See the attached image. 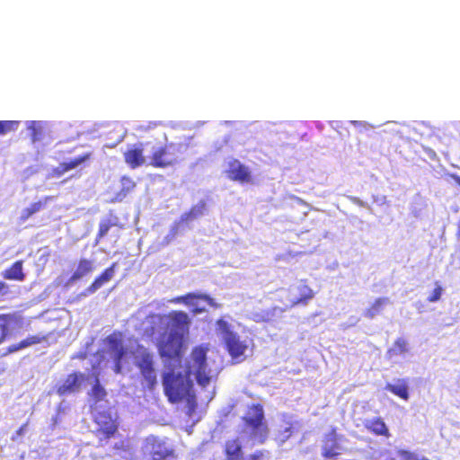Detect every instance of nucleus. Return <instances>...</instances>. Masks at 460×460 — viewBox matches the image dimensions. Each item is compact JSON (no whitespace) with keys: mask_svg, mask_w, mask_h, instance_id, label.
<instances>
[{"mask_svg":"<svg viewBox=\"0 0 460 460\" xmlns=\"http://www.w3.org/2000/svg\"><path fill=\"white\" fill-rule=\"evenodd\" d=\"M164 392L172 403L184 402L186 415L192 417L197 411L198 402L193 390L190 376H163Z\"/></svg>","mask_w":460,"mask_h":460,"instance_id":"f257e3e1","label":"nucleus"},{"mask_svg":"<svg viewBox=\"0 0 460 460\" xmlns=\"http://www.w3.org/2000/svg\"><path fill=\"white\" fill-rule=\"evenodd\" d=\"M241 420V432L243 435L248 436L249 438L259 444L266 442L270 429L265 420L263 406L261 403L249 405Z\"/></svg>","mask_w":460,"mask_h":460,"instance_id":"f03ea898","label":"nucleus"},{"mask_svg":"<svg viewBox=\"0 0 460 460\" xmlns=\"http://www.w3.org/2000/svg\"><path fill=\"white\" fill-rule=\"evenodd\" d=\"M217 333L222 336L225 347L232 358H239L244 356L248 349L246 341L232 330L231 324L223 318L216 322Z\"/></svg>","mask_w":460,"mask_h":460,"instance_id":"7ed1b4c3","label":"nucleus"},{"mask_svg":"<svg viewBox=\"0 0 460 460\" xmlns=\"http://www.w3.org/2000/svg\"><path fill=\"white\" fill-rule=\"evenodd\" d=\"M224 456V460H270V451L265 449H257L246 455L239 438H233L225 442Z\"/></svg>","mask_w":460,"mask_h":460,"instance_id":"20e7f679","label":"nucleus"},{"mask_svg":"<svg viewBox=\"0 0 460 460\" xmlns=\"http://www.w3.org/2000/svg\"><path fill=\"white\" fill-rule=\"evenodd\" d=\"M181 145L170 142L155 148L150 156V165L154 168L173 166L179 158Z\"/></svg>","mask_w":460,"mask_h":460,"instance_id":"39448f33","label":"nucleus"},{"mask_svg":"<svg viewBox=\"0 0 460 460\" xmlns=\"http://www.w3.org/2000/svg\"><path fill=\"white\" fill-rule=\"evenodd\" d=\"M184 339L169 333L161 334L157 342L161 357L180 363L184 353Z\"/></svg>","mask_w":460,"mask_h":460,"instance_id":"423d86ee","label":"nucleus"},{"mask_svg":"<svg viewBox=\"0 0 460 460\" xmlns=\"http://www.w3.org/2000/svg\"><path fill=\"white\" fill-rule=\"evenodd\" d=\"M93 422L96 425L94 434L101 439L109 440L116 436L119 431V421L109 411H98L93 415Z\"/></svg>","mask_w":460,"mask_h":460,"instance_id":"0eeeda50","label":"nucleus"},{"mask_svg":"<svg viewBox=\"0 0 460 460\" xmlns=\"http://www.w3.org/2000/svg\"><path fill=\"white\" fill-rule=\"evenodd\" d=\"M105 343L108 346V351L111 356V369L119 374L122 368V360L127 354V349L123 344L122 333L120 332H113L105 338Z\"/></svg>","mask_w":460,"mask_h":460,"instance_id":"6e6552de","label":"nucleus"},{"mask_svg":"<svg viewBox=\"0 0 460 460\" xmlns=\"http://www.w3.org/2000/svg\"><path fill=\"white\" fill-rule=\"evenodd\" d=\"M190 323L191 320L184 311L173 310L166 315V329L169 334L185 338L190 332Z\"/></svg>","mask_w":460,"mask_h":460,"instance_id":"1a4fd4ad","label":"nucleus"},{"mask_svg":"<svg viewBox=\"0 0 460 460\" xmlns=\"http://www.w3.org/2000/svg\"><path fill=\"white\" fill-rule=\"evenodd\" d=\"M342 436L336 428H332L323 438L321 455L326 460H337L343 452L341 445Z\"/></svg>","mask_w":460,"mask_h":460,"instance_id":"9d476101","label":"nucleus"},{"mask_svg":"<svg viewBox=\"0 0 460 460\" xmlns=\"http://www.w3.org/2000/svg\"><path fill=\"white\" fill-rule=\"evenodd\" d=\"M200 301L206 302L213 308H219L220 305L216 303L215 300L207 294L202 293H187L182 296L174 297L172 302L174 304H182L191 307L193 314H199L205 312V307L199 306Z\"/></svg>","mask_w":460,"mask_h":460,"instance_id":"9b49d317","label":"nucleus"},{"mask_svg":"<svg viewBox=\"0 0 460 460\" xmlns=\"http://www.w3.org/2000/svg\"><path fill=\"white\" fill-rule=\"evenodd\" d=\"M145 447L150 456L149 460H169L174 457V450L161 438L150 436L146 438Z\"/></svg>","mask_w":460,"mask_h":460,"instance_id":"f8f14e48","label":"nucleus"},{"mask_svg":"<svg viewBox=\"0 0 460 460\" xmlns=\"http://www.w3.org/2000/svg\"><path fill=\"white\" fill-rule=\"evenodd\" d=\"M208 351V345L194 347L186 362L185 374H206Z\"/></svg>","mask_w":460,"mask_h":460,"instance_id":"ddd939ff","label":"nucleus"},{"mask_svg":"<svg viewBox=\"0 0 460 460\" xmlns=\"http://www.w3.org/2000/svg\"><path fill=\"white\" fill-rule=\"evenodd\" d=\"M298 293L297 297H293L288 300V303L280 309V312L287 311L296 306H305L314 297V292L307 284L306 279H301L296 287Z\"/></svg>","mask_w":460,"mask_h":460,"instance_id":"4468645a","label":"nucleus"},{"mask_svg":"<svg viewBox=\"0 0 460 460\" xmlns=\"http://www.w3.org/2000/svg\"><path fill=\"white\" fill-rule=\"evenodd\" d=\"M228 179L234 181H238L242 184L250 183L252 181L251 170L248 166L242 164L237 159H233L228 163V167L226 171Z\"/></svg>","mask_w":460,"mask_h":460,"instance_id":"2eb2a0df","label":"nucleus"},{"mask_svg":"<svg viewBox=\"0 0 460 460\" xmlns=\"http://www.w3.org/2000/svg\"><path fill=\"white\" fill-rule=\"evenodd\" d=\"M116 269L117 262H113L108 268L103 270L84 289V291L82 293V296H86L92 295L100 289L102 286L110 282L115 275Z\"/></svg>","mask_w":460,"mask_h":460,"instance_id":"dca6fc26","label":"nucleus"},{"mask_svg":"<svg viewBox=\"0 0 460 460\" xmlns=\"http://www.w3.org/2000/svg\"><path fill=\"white\" fill-rule=\"evenodd\" d=\"M124 160L131 168L136 169L145 163L144 149L141 145H133L124 152Z\"/></svg>","mask_w":460,"mask_h":460,"instance_id":"f3484780","label":"nucleus"},{"mask_svg":"<svg viewBox=\"0 0 460 460\" xmlns=\"http://www.w3.org/2000/svg\"><path fill=\"white\" fill-rule=\"evenodd\" d=\"M136 365L141 374H152L154 372L153 355L145 348H138L135 356Z\"/></svg>","mask_w":460,"mask_h":460,"instance_id":"a211bd4d","label":"nucleus"},{"mask_svg":"<svg viewBox=\"0 0 460 460\" xmlns=\"http://www.w3.org/2000/svg\"><path fill=\"white\" fill-rule=\"evenodd\" d=\"M94 270L95 266L93 261L86 258H81L78 261L76 270L73 272L69 279V282L77 281L91 274Z\"/></svg>","mask_w":460,"mask_h":460,"instance_id":"6ab92c4d","label":"nucleus"},{"mask_svg":"<svg viewBox=\"0 0 460 460\" xmlns=\"http://www.w3.org/2000/svg\"><path fill=\"white\" fill-rule=\"evenodd\" d=\"M48 338H49L48 334H36V335L28 336L27 338L22 340L20 342L9 346L6 349V352L13 353L18 350L28 348L30 346L40 344V343L47 341Z\"/></svg>","mask_w":460,"mask_h":460,"instance_id":"aec40b11","label":"nucleus"},{"mask_svg":"<svg viewBox=\"0 0 460 460\" xmlns=\"http://www.w3.org/2000/svg\"><path fill=\"white\" fill-rule=\"evenodd\" d=\"M364 427L372 434L376 436H382L385 438H389L391 436L390 431L380 417H376L370 420H367L364 423Z\"/></svg>","mask_w":460,"mask_h":460,"instance_id":"412c9836","label":"nucleus"},{"mask_svg":"<svg viewBox=\"0 0 460 460\" xmlns=\"http://www.w3.org/2000/svg\"><path fill=\"white\" fill-rule=\"evenodd\" d=\"M94 379L92 384V388L88 393V396L92 401L93 404H91V409L95 410L96 404L102 401H104L107 396V392L105 388L101 385L98 376H93Z\"/></svg>","mask_w":460,"mask_h":460,"instance_id":"4be33fe9","label":"nucleus"},{"mask_svg":"<svg viewBox=\"0 0 460 460\" xmlns=\"http://www.w3.org/2000/svg\"><path fill=\"white\" fill-rule=\"evenodd\" d=\"M2 277L7 280L23 281L25 279L23 261L22 260L14 261L2 272Z\"/></svg>","mask_w":460,"mask_h":460,"instance_id":"5701e85b","label":"nucleus"},{"mask_svg":"<svg viewBox=\"0 0 460 460\" xmlns=\"http://www.w3.org/2000/svg\"><path fill=\"white\" fill-rule=\"evenodd\" d=\"M385 389L402 400L408 401L410 398L409 385L406 379H397L394 384L388 383Z\"/></svg>","mask_w":460,"mask_h":460,"instance_id":"b1692460","label":"nucleus"},{"mask_svg":"<svg viewBox=\"0 0 460 460\" xmlns=\"http://www.w3.org/2000/svg\"><path fill=\"white\" fill-rule=\"evenodd\" d=\"M84 377V376H69L66 382L58 387L57 393L59 395H65L77 392L80 389L81 381Z\"/></svg>","mask_w":460,"mask_h":460,"instance_id":"393cba45","label":"nucleus"},{"mask_svg":"<svg viewBox=\"0 0 460 460\" xmlns=\"http://www.w3.org/2000/svg\"><path fill=\"white\" fill-rule=\"evenodd\" d=\"M390 304L388 297H378L371 303V305L365 310L364 316L368 319H373L379 315L385 307Z\"/></svg>","mask_w":460,"mask_h":460,"instance_id":"a878e982","label":"nucleus"},{"mask_svg":"<svg viewBox=\"0 0 460 460\" xmlns=\"http://www.w3.org/2000/svg\"><path fill=\"white\" fill-rule=\"evenodd\" d=\"M122 228V225L119 224V219L116 216L102 219L99 224L98 232L95 237V244H98L101 240L108 234L109 230L113 226Z\"/></svg>","mask_w":460,"mask_h":460,"instance_id":"bb28decb","label":"nucleus"},{"mask_svg":"<svg viewBox=\"0 0 460 460\" xmlns=\"http://www.w3.org/2000/svg\"><path fill=\"white\" fill-rule=\"evenodd\" d=\"M409 351V344L406 339L397 338L393 346L387 349L386 355L389 358H393L398 355H403Z\"/></svg>","mask_w":460,"mask_h":460,"instance_id":"cd10ccee","label":"nucleus"},{"mask_svg":"<svg viewBox=\"0 0 460 460\" xmlns=\"http://www.w3.org/2000/svg\"><path fill=\"white\" fill-rule=\"evenodd\" d=\"M198 385L204 393L203 399L210 402L215 395L214 387H210V376H196Z\"/></svg>","mask_w":460,"mask_h":460,"instance_id":"c85d7f7f","label":"nucleus"},{"mask_svg":"<svg viewBox=\"0 0 460 460\" xmlns=\"http://www.w3.org/2000/svg\"><path fill=\"white\" fill-rule=\"evenodd\" d=\"M50 199L49 197H46L44 201H37L30 205V207L24 208L22 211L20 220L25 222L28 220L33 214L39 212L47 203V201Z\"/></svg>","mask_w":460,"mask_h":460,"instance_id":"c756f323","label":"nucleus"},{"mask_svg":"<svg viewBox=\"0 0 460 460\" xmlns=\"http://www.w3.org/2000/svg\"><path fill=\"white\" fill-rule=\"evenodd\" d=\"M294 432V424L291 422H287L284 426H281L279 429L277 431L275 440L279 444H283L292 437Z\"/></svg>","mask_w":460,"mask_h":460,"instance_id":"7c9ffc66","label":"nucleus"},{"mask_svg":"<svg viewBox=\"0 0 460 460\" xmlns=\"http://www.w3.org/2000/svg\"><path fill=\"white\" fill-rule=\"evenodd\" d=\"M121 188L118 192L117 196L120 199L125 198L136 187V182L129 176H122L120 178Z\"/></svg>","mask_w":460,"mask_h":460,"instance_id":"2f4dec72","label":"nucleus"},{"mask_svg":"<svg viewBox=\"0 0 460 460\" xmlns=\"http://www.w3.org/2000/svg\"><path fill=\"white\" fill-rule=\"evenodd\" d=\"M93 156V154L91 152L84 153L77 157H75L69 161L63 162L67 172L70 170H73L76 168L77 166L81 165L82 164H84L91 160Z\"/></svg>","mask_w":460,"mask_h":460,"instance_id":"473e14b6","label":"nucleus"},{"mask_svg":"<svg viewBox=\"0 0 460 460\" xmlns=\"http://www.w3.org/2000/svg\"><path fill=\"white\" fill-rule=\"evenodd\" d=\"M13 319V316L9 314H0V344L4 342L9 336L8 323Z\"/></svg>","mask_w":460,"mask_h":460,"instance_id":"72a5a7b5","label":"nucleus"},{"mask_svg":"<svg viewBox=\"0 0 460 460\" xmlns=\"http://www.w3.org/2000/svg\"><path fill=\"white\" fill-rule=\"evenodd\" d=\"M28 128L31 131V140L32 143L39 142L42 139V130L40 125L37 121H31Z\"/></svg>","mask_w":460,"mask_h":460,"instance_id":"f704fd0d","label":"nucleus"},{"mask_svg":"<svg viewBox=\"0 0 460 460\" xmlns=\"http://www.w3.org/2000/svg\"><path fill=\"white\" fill-rule=\"evenodd\" d=\"M203 213V207H192L188 212L184 213L181 217V220L182 222H189L190 220H193L202 215Z\"/></svg>","mask_w":460,"mask_h":460,"instance_id":"c9c22d12","label":"nucleus"},{"mask_svg":"<svg viewBox=\"0 0 460 460\" xmlns=\"http://www.w3.org/2000/svg\"><path fill=\"white\" fill-rule=\"evenodd\" d=\"M19 123L17 120H0V135L16 130Z\"/></svg>","mask_w":460,"mask_h":460,"instance_id":"e433bc0d","label":"nucleus"},{"mask_svg":"<svg viewBox=\"0 0 460 460\" xmlns=\"http://www.w3.org/2000/svg\"><path fill=\"white\" fill-rule=\"evenodd\" d=\"M442 287L438 282H436V288L433 289L431 295L427 298L428 302L434 303L438 301L442 296Z\"/></svg>","mask_w":460,"mask_h":460,"instance_id":"4c0bfd02","label":"nucleus"},{"mask_svg":"<svg viewBox=\"0 0 460 460\" xmlns=\"http://www.w3.org/2000/svg\"><path fill=\"white\" fill-rule=\"evenodd\" d=\"M66 172H67V170L64 163H60L57 167L51 170L50 176L54 178H60Z\"/></svg>","mask_w":460,"mask_h":460,"instance_id":"58836bf2","label":"nucleus"},{"mask_svg":"<svg viewBox=\"0 0 460 460\" xmlns=\"http://www.w3.org/2000/svg\"><path fill=\"white\" fill-rule=\"evenodd\" d=\"M96 355L99 356L97 367H99L101 369L108 368L109 367V366H108L109 360H107L105 358L103 352H101V353L97 352Z\"/></svg>","mask_w":460,"mask_h":460,"instance_id":"ea45409f","label":"nucleus"},{"mask_svg":"<svg viewBox=\"0 0 460 460\" xmlns=\"http://www.w3.org/2000/svg\"><path fill=\"white\" fill-rule=\"evenodd\" d=\"M129 448H130L129 445L125 443L124 441H119L113 445V449L119 453L128 452L129 450Z\"/></svg>","mask_w":460,"mask_h":460,"instance_id":"a19ab883","label":"nucleus"},{"mask_svg":"<svg viewBox=\"0 0 460 460\" xmlns=\"http://www.w3.org/2000/svg\"><path fill=\"white\" fill-rule=\"evenodd\" d=\"M397 454L402 460H414L415 454L408 450L400 449Z\"/></svg>","mask_w":460,"mask_h":460,"instance_id":"79ce46f5","label":"nucleus"},{"mask_svg":"<svg viewBox=\"0 0 460 460\" xmlns=\"http://www.w3.org/2000/svg\"><path fill=\"white\" fill-rule=\"evenodd\" d=\"M8 293H9L8 285L5 282L0 280V295L4 296V295H7Z\"/></svg>","mask_w":460,"mask_h":460,"instance_id":"37998d69","label":"nucleus"},{"mask_svg":"<svg viewBox=\"0 0 460 460\" xmlns=\"http://www.w3.org/2000/svg\"><path fill=\"white\" fill-rule=\"evenodd\" d=\"M276 311H277V307H273V308H270V309L265 311V315L267 316L266 320L267 321L270 320L275 315Z\"/></svg>","mask_w":460,"mask_h":460,"instance_id":"c03bdc74","label":"nucleus"},{"mask_svg":"<svg viewBox=\"0 0 460 460\" xmlns=\"http://www.w3.org/2000/svg\"><path fill=\"white\" fill-rule=\"evenodd\" d=\"M26 427H27V423H24L22 424L17 430H16V434L17 436H22L25 429H26Z\"/></svg>","mask_w":460,"mask_h":460,"instance_id":"a18cd8bd","label":"nucleus"},{"mask_svg":"<svg viewBox=\"0 0 460 460\" xmlns=\"http://www.w3.org/2000/svg\"><path fill=\"white\" fill-rule=\"evenodd\" d=\"M450 177L460 187V176L456 174H451Z\"/></svg>","mask_w":460,"mask_h":460,"instance_id":"49530a36","label":"nucleus"},{"mask_svg":"<svg viewBox=\"0 0 460 460\" xmlns=\"http://www.w3.org/2000/svg\"><path fill=\"white\" fill-rule=\"evenodd\" d=\"M355 201H356L358 204H359V205H363V203H362L361 201L357 200L356 199H355Z\"/></svg>","mask_w":460,"mask_h":460,"instance_id":"de8ad7c7","label":"nucleus"}]
</instances>
